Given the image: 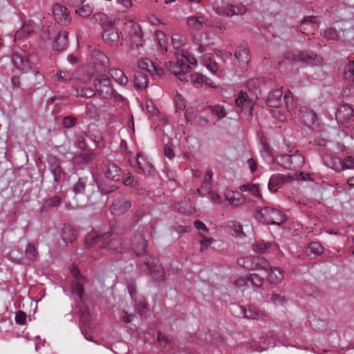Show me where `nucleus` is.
<instances>
[{"label": "nucleus", "mask_w": 354, "mask_h": 354, "mask_svg": "<svg viewBox=\"0 0 354 354\" xmlns=\"http://www.w3.org/2000/svg\"><path fill=\"white\" fill-rule=\"evenodd\" d=\"M77 122V118L73 115L66 116L63 119L62 124L66 128L69 129L73 127Z\"/></svg>", "instance_id": "59"}, {"label": "nucleus", "mask_w": 354, "mask_h": 354, "mask_svg": "<svg viewBox=\"0 0 354 354\" xmlns=\"http://www.w3.org/2000/svg\"><path fill=\"white\" fill-rule=\"evenodd\" d=\"M93 19L99 23L103 28L104 30L108 27H113V21L109 17L102 12L96 13L93 15Z\"/></svg>", "instance_id": "40"}, {"label": "nucleus", "mask_w": 354, "mask_h": 354, "mask_svg": "<svg viewBox=\"0 0 354 354\" xmlns=\"http://www.w3.org/2000/svg\"><path fill=\"white\" fill-rule=\"evenodd\" d=\"M240 190L242 192H250L255 197H261V193L259 190V187L257 184H246L243 185L240 187Z\"/></svg>", "instance_id": "42"}, {"label": "nucleus", "mask_w": 354, "mask_h": 354, "mask_svg": "<svg viewBox=\"0 0 354 354\" xmlns=\"http://www.w3.org/2000/svg\"><path fill=\"white\" fill-rule=\"evenodd\" d=\"M61 236L65 243H71L76 239L75 230L71 225H64L62 230Z\"/></svg>", "instance_id": "38"}, {"label": "nucleus", "mask_w": 354, "mask_h": 354, "mask_svg": "<svg viewBox=\"0 0 354 354\" xmlns=\"http://www.w3.org/2000/svg\"><path fill=\"white\" fill-rule=\"evenodd\" d=\"M175 104L178 110H183L186 106L185 99L180 93H177L175 97Z\"/></svg>", "instance_id": "60"}, {"label": "nucleus", "mask_w": 354, "mask_h": 354, "mask_svg": "<svg viewBox=\"0 0 354 354\" xmlns=\"http://www.w3.org/2000/svg\"><path fill=\"white\" fill-rule=\"evenodd\" d=\"M286 176L280 174L272 175L268 183V189L270 191L276 192L278 187L282 185L286 181Z\"/></svg>", "instance_id": "37"}, {"label": "nucleus", "mask_w": 354, "mask_h": 354, "mask_svg": "<svg viewBox=\"0 0 354 354\" xmlns=\"http://www.w3.org/2000/svg\"><path fill=\"white\" fill-rule=\"evenodd\" d=\"M237 308L245 319L263 321L265 323L269 322L270 320L269 316L263 312L259 311L257 308L253 306H249L248 308L239 306H237Z\"/></svg>", "instance_id": "9"}, {"label": "nucleus", "mask_w": 354, "mask_h": 354, "mask_svg": "<svg viewBox=\"0 0 354 354\" xmlns=\"http://www.w3.org/2000/svg\"><path fill=\"white\" fill-rule=\"evenodd\" d=\"M341 167H342V171L354 169V157L350 156L344 158L342 160Z\"/></svg>", "instance_id": "56"}, {"label": "nucleus", "mask_w": 354, "mask_h": 354, "mask_svg": "<svg viewBox=\"0 0 354 354\" xmlns=\"http://www.w3.org/2000/svg\"><path fill=\"white\" fill-rule=\"evenodd\" d=\"M76 95L77 96L89 98L95 95V91L91 88H76Z\"/></svg>", "instance_id": "50"}, {"label": "nucleus", "mask_w": 354, "mask_h": 354, "mask_svg": "<svg viewBox=\"0 0 354 354\" xmlns=\"http://www.w3.org/2000/svg\"><path fill=\"white\" fill-rule=\"evenodd\" d=\"M190 80L192 84L196 88L201 86L203 84V75L199 73H195L190 75Z\"/></svg>", "instance_id": "52"}, {"label": "nucleus", "mask_w": 354, "mask_h": 354, "mask_svg": "<svg viewBox=\"0 0 354 354\" xmlns=\"http://www.w3.org/2000/svg\"><path fill=\"white\" fill-rule=\"evenodd\" d=\"M94 86L102 97L109 99L113 96V86L111 79L106 75H100L94 80Z\"/></svg>", "instance_id": "6"}, {"label": "nucleus", "mask_w": 354, "mask_h": 354, "mask_svg": "<svg viewBox=\"0 0 354 354\" xmlns=\"http://www.w3.org/2000/svg\"><path fill=\"white\" fill-rule=\"evenodd\" d=\"M235 57L240 65H247L250 59L249 48L246 46H239L235 51Z\"/></svg>", "instance_id": "28"}, {"label": "nucleus", "mask_w": 354, "mask_h": 354, "mask_svg": "<svg viewBox=\"0 0 354 354\" xmlns=\"http://www.w3.org/2000/svg\"><path fill=\"white\" fill-rule=\"evenodd\" d=\"M288 58L295 61H302L312 65L322 62V59L313 53L296 51L288 54Z\"/></svg>", "instance_id": "12"}, {"label": "nucleus", "mask_w": 354, "mask_h": 354, "mask_svg": "<svg viewBox=\"0 0 354 354\" xmlns=\"http://www.w3.org/2000/svg\"><path fill=\"white\" fill-rule=\"evenodd\" d=\"M137 164L145 175L151 176L153 174L155 170L153 165L145 160L143 154L139 153L138 155Z\"/></svg>", "instance_id": "32"}, {"label": "nucleus", "mask_w": 354, "mask_h": 354, "mask_svg": "<svg viewBox=\"0 0 354 354\" xmlns=\"http://www.w3.org/2000/svg\"><path fill=\"white\" fill-rule=\"evenodd\" d=\"M205 51V48L202 45H200L198 47V53L201 55L199 57V58L201 59L202 64L205 67H206L209 71L214 73L216 72L218 69L217 65L214 59V57L212 53L204 54Z\"/></svg>", "instance_id": "15"}, {"label": "nucleus", "mask_w": 354, "mask_h": 354, "mask_svg": "<svg viewBox=\"0 0 354 354\" xmlns=\"http://www.w3.org/2000/svg\"><path fill=\"white\" fill-rule=\"evenodd\" d=\"M268 280L270 283L278 284L281 283L283 279V272L278 267H271L268 269Z\"/></svg>", "instance_id": "30"}, {"label": "nucleus", "mask_w": 354, "mask_h": 354, "mask_svg": "<svg viewBox=\"0 0 354 354\" xmlns=\"http://www.w3.org/2000/svg\"><path fill=\"white\" fill-rule=\"evenodd\" d=\"M283 91L281 89H275L269 93L267 103L268 106L279 107L282 104Z\"/></svg>", "instance_id": "33"}, {"label": "nucleus", "mask_w": 354, "mask_h": 354, "mask_svg": "<svg viewBox=\"0 0 354 354\" xmlns=\"http://www.w3.org/2000/svg\"><path fill=\"white\" fill-rule=\"evenodd\" d=\"M214 10L216 14L223 17H232L234 15H242L247 11L246 7L242 3L237 5L229 4L227 6H214Z\"/></svg>", "instance_id": "8"}, {"label": "nucleus", "mask_w": 354, "mask_h": 354, "mask_svg": "<svg viewBox=\"0 0 354 354\" xmlns=\"http://www.w3.org/2000/svg\"><path fill=\"white\" fill-rule=\"evenodd\" d=\"M112 79L122 86H126L129 84V79L125 73L119 68H112L109 71Z\"/></svg>", "instance_id": "31"}, {"label": "nucleus", "mask_w": 354, "mask_h": 354, "mask_svg": "<svg viewBox=\"0 0 354 354\" xmlns=\"http://www.w3.org/2000/svg\"><path fill=\"white\" fill-rule=\"evenodd\" d=\"M181 56L184 57L189 64L192 65H197L198 62L196 59L189 52L183 50Z\"/></svg>", "instance_id": "62"}, {"label": "nucleus", "mask_w": 354, "mask_h": 354, "mask_svg": "<svg viewBox=\"0 0 354 354\" xmlns=\"http://www.w3.org/2000/svg\"><path fill=\"white\" fill-rule=\"evenodd\" d=\"M72 292L76 294L79 298L82 300L84 295V286L82 283L78 281H75L73 283L72 286Z\"/></svg>", "instance_id": "57"}, {"label": "nucleus", "mask_w": 354, "mask_h": 354, "mask_svg": "<svg viewBox=\"0 0 354 354\" xmlns=\"http://www.w3.org/2000/svg\"><path fill=\"white\" fill-rule=\"evenodd\" d=\"M145 265L149 269V274L154 281L160 282L165 280V270L158 261L151 257H148L145 261Z\"/></svg>", "instance_id": "7"}, {"label": "nucleus", "mask_w": 354, "mask_h": 354, "mask_svg": "<svg viewBox=\"0 0 354 354\" xmlns=\"http://www.w3.org/2000/svg\"><path fill=\"white\" fill-rule=\"evenodd\" d=\"M146 109L149 116H156L158 114L159 111L151 100H146Z\"/></svg>", "instance_id": "55"}, {"label": "nucleus", "mask_w": 354, "mask_h": 354, "mask_svg": "<svg viewBox=\"0 0 354 354\" xmlns=\"http://www.w3.org/2000/svg\"><path fill=\"white\" fill-rule=\"evenodd\" d=\"M102 39L104 43L107 45L110 46H115L119 42L120 36L115 28L113 26L108 27L103 32Z\"/></svg>", "instance_id": "18"}, {"label": "nucleus", "mask_w": 354, "mask_h": 354, "mask_svg": "<svg viewBox=\"0 0 354 354\" xmlns=\"http://www.w3.org/2000/svg\"><path fill=\"white\" fill-rule=\"evenodd\" d=\"M252 250L258 253H265L268 250L276 251L279 250L277 244L274 242H265L264 241H259L252 245Z\"/></svg>", "instance_id": "24"}, {"label": "nucleus", "mask_w": 354, "mask_h": 354, "mask_svg": "<svg viewBox=\"0 0 354 354\" xmlns=\"http://www.w3.org/2000/svg\"><path fill=\"white\" fill-rule=\"evenodd\" d=\"M165 68L174 74L180 81L187 82L191 72L190 66L182 59L178 58L176 62H167L165 63Z\"/></svg>", "instance_id": "4"}, {"label": "nucleus", "mask_w": 354, "mask_h": 354, "mask_svg": "<svg viewBox=\"0 0 354 354\" xmlns=\"http://www.w3.org/2000/svg\"><path fill=\"white\" fill-rule=\"evenodd\" d=\"M93 241L97 243H100L101 247L106 250L122 252L123 239L113 228L110 232L104 233L95 238Z\"/></svg>", "instance_id": "1"}, {"label": "nucleus", "mask_w": 354, "mask_h": 354, "mask_svg": "<svg viewBox=\"0 0 354 354\" xmlns=\"http://www.w3.org/2000/svg\"><path fill=\"white\" fill-rule=\"evenodd\" d=\"M32 32H34V28L32 25L30 23H25L23 25L21 29L16 32L15 38H20L23 33L29 35Z\"/></svg>", "instance_id": "51"}, {"label": "nucleus", "mask_w": 354, "mask_h": 354, "mask_svg": "<svg viewBox=\"0 0 354 354\" xmlns=\"http://www.w3.org/2000/svg\"><path fill=\"white\" fill-rule=\"evenodd\" d=\"M15 322L20 325L24 324L26 322V314L23 311H18L15 315Z\"/></svg>", "instance_id": "63"}, {"label": "nucleus", "mask_w": 354, "mask_h": 354, "mask_svg": "<svg viewBox=\"0 0 354 354\" xmlns=\"http://www.w3.org/2000/svg\"><path fill=\"white\" fill-rule=\"evenodd\" d=\"M236 104L238 106L241 108V110L246 115L247 119L251 120L252 118L254 103L248 98L245 92H240L236 100Z\"/></svg>", "instance_id": "13"}, {"label": "nucleus", "mask_w": 354, "mask_h": 354, "mask_svg": "<svg viewBox=\"0 0 354 354\" xmlns=\"http://www.w3.org/2000/svg\"><path fill=\"white\" fill-rule=\"evenodd\" d=\"M131 206L130 201L121 198L115 200L111 207V212L115 215H121L127 212Z\"/></svg>", "instance_id": "20"}, {"label": "nucleus", "mask_w": 354, "mask_h": 354, "mask_svg": "<svg viewBox=\"0 0 354 354\" xmlns=\"http://www.w3.org/2000/svg\"><path fill=\"white\" fill-rule=\"evenodd\" d=\"M187 23L189 28L194 30H200L204 25L207 26V19L203 16H190L187 18Z\"/></svg>", "instance_id": "27"}, {"label": "nucleus", "mask_w": 354, "mask_h": 354, "mask_svg": "<svg viewBox=\"0 0 354 354\" xmlns=\"http://www.w3.org/2000/svg\"><path fill=\"white\" fill-rule=\"evenodd\" d=\"M128 28L132 48L139 49L143 44V33L140 26L137 23H131Z\"/></svg>", "instance_id": "11"}, {"label": "nucleus", "mask_w": 354, "mask_h": 354, "mask_svg": "<svg viewBox=\"0 0 354 354\" xmlns=\"http://www.w3.org/2000/svg\"><path fill=\"white\" fill-rule=\"evenodd\" d=\"M25 254L28 259L34 260L38 256V252L35 245L28 243L26 248Z\"/></svg>", "instance_id": "54"}, {"label": "nucleus", "mask_w": 354, "mask_h": 354, "mask_svg": "<svg viewBox=\"0 0 354 354\" xmlns=\"http://www.w3.org/2000/svg\"><path fill=\"white\" fill-rule=\"evenodd\" d=\"M255 218L260 223L276 225H280L286 221V216L283 213L276 208L270 207H265L257 211L255 214Z\"/></svg>", "instance_id": "2"}, {"label": "nucleus", "mask_w": 354, "mask_h": 354, "mask_svg": "<svg viewBox=\"0 0 354 354\" xmlns=\"http://www.w3.org/2000/svg\"><path fill=\"white\" fill-rule=\"evenodd\" d=\"M307 251L310 252L315 256H317L323 252V247L318 242H312L308 246Z\"/></svg>", "instance_id": "48"}, {"label": "nucleus", "mask_w": 354, "mask_h": 354, "mask_svg": "<svg viewBox=\"0 0 354 354\" xmlns=\"http://www.w3.org/2000/svg\"><path fill=\"white\" fill-rule=\"evenodd\" d=\"M91 61L97 72L103 71L109 65L108 57L101 50L93 49L91 52Z\"/></svg>", "instance_id": "10"}, {"label": "nucleus", "mask_w": 354, "mask_h": 354, "mask_svg": "<svg viewBox=\"0 0 354 354\" xmlns=\"http://www.w3.org/2000/svg\"><path fill=\"white\" fill-rule=\"evenodd\" d=\"M185 43L184 37L179 34H174L171 37V44L174 48L178 49L180 48Z\"/></svg>", "instance_id": "49"}, {"label": "nucleus", "mask_w": 354, "mask_h": 354, "mask_svg": "<svg viewBox=\"0 0 354 354\" xmlns=\"http://www.w3.org/2000/svg\"><path fill=\"white\" fill-rule=\"evenodd\" d=\"M61 203V198L57 196L47 199L43 205V207H57Z\"/></svg>", "instance_id": "58"}, {"label": "nucleus", "mask_w": 354, "mask_h": 354, "mask_svg": "<svg viewBox=\"0 0 354 354\" xmlns=\"http://www.w3.org/2000/svg\"><path fill=\"white\" fill-rule=\"evenodd\" d=\"M322 160L327 167L337 173L342 171V167H341L342 159L339 158L326 154L323 156Z\"/></svg>", "instance_id": "23"}, {"label": "nucleus", "mask_w": 354, "mask_h": 354, "mask_svg": "<svg viewBox=\"0 0 354 354\" xmlns=\"http://www.w3.org/2000/svg\"><path fill=\"white\" fill-rule=\"evenodd\" d=\"M53 12L55 20L58 24L67 26L71 23V19L69 16V12L66 7L60 4H55L53 7Z\"/></svg>", "instance_id": "14"}, {"label": "nucleus", "mask_w": 354, "mask_h": 354, "mask_svg": "<svg viewBox=\"0 0 354 354\" xmlns=\"http://www.w3.org/2000/svg\"><path fill=\"white\" fill-rule=\"evenodd\" d=\"M149 80L147 75L142 71H138L135 74L134 84L138 89H143L147 87Z\"/></svg>", "instance_id": "36"}, {"label": "nucleus", "mask_w": 354, "mask_h": 354, "mask_svg": "<svg viewBox=\"0 0 354 354\" xmlns=\"http://www.w3.org/2000/svg\"><path fill=\"white\" fill-rule=\"evenodd\" d=\"M290 156V165H288L289 169L297 170L301 169L305 162L304 157L299 153H295Z\"/></svg>", "instance_id": "39"}, {"label": "nucleus", "mask_w": 354, "mask_h": 354, "mask_svg": "<svg viewBox=\"0 0 354 354\" xmlns=\"http://www.w3.org/2000/svg\"><path fill=\"white\" fill-rule=\"evenodd\" d=\"M212 113L217 116L218 119H222L227 115V111L223 106L216 105L209 107Z\"/></svg>", "instance_id": "47"}, {"label": "nucleus", "mask_w": 354, "mask_h": 354, "mask_svg": "<svg viewBox=\"0 0 354 354\" xmlns=\"http://www.w3.org/2000/svg\"><path fill=\"white\" fill-rule=\"evenodd\" d=\"M272 301L275 305H283L286 301L283 296L277 294L272 295Z\"/></svg>", "instance_id": "64"}, {"label": "nucleus", "mask_w": 354, "mask_h": 354, "mask_svg": "<svg viewBox=\"0 0 354 354\" xmlns=\"http://www.w3.org/2000/svg\"><path fill=\"white\" fill-rule=\"evenodd\" d=\"M87 183V179L85 178H79L77 183L74 185L73 192L75 194H82L84 192Z\"/></svg>", "instance_id": "53"}, {"label": "nucleus", "mask_w": 354, "mask_h": 354, "mask_svg": "<svg viewBox=\"0 0 354 354\" xmlns=\"http://www.w3.org/2000/svg\"><path fill=\"white\" fill-rule=\"evenodd\" d=\"M299 116L304 124L308 127L313 125L317 120L316 113L307 106L300 107Z\"/></svg>", "instance_id": "21"}, {"label": "nucleus", "mask_w": 354, "mask_h": 354, "mask_svg": "<svg viewBox=\"0 0 354 354\" xmlns=\"http://www.w3.org/2000/svg\"><path fill=\"white\" fill-rule=\"evenodd\" d=\"M68 46V33L64 30H61L57 35L53 45L55 50L62 51Z\"/></svg>", "instance_id": "26"}, {"label": "nucleus", "mask_w": 354, "mask_h": 354, "mask_svg": "<svg viewBox=\"0 0 354 354\" xmlns=\"http://www.w3.org/2000/svg\"><path fill=\"white\" fill-rule=\"evenodd\" d=\"M147 241L142 233L135 234L131 239L132 250L137 256L146 253Z\"/></svg>", "instance_id": "16"}, {"label": "nucleus", "mask_w": 354, "mask_h": 354, "mask_svg": "<svg viewBox=\"0 0 354 354\" xmlns=\"http://www.w3.org/2000/svg\"><path fill=\"white\" fill-rule=\"evenodd\" d=\"M336 120L344 128H353L354 115L352 107L348 104L341 105L337 110Z\"/></svg>", "instance_id": "5"}, {"label": "nucleus", "mask_w": 354, "mask_h": 354, "mask_svg": "<svg viewBox=\"0 0 354 354\" xmlns=\"http://www.w3.org/2000/svg\"><path fill=\"white\" fill-rule=\"evenodd\" d=\"M12 62L17 68L21 72H27L30 68L28 59L24 52L15 53Z\"/></svg>", "instance_id": "19"}, {"label": "nucleus", "mask_w": 354, "mask_h": 354, "mask_svg": "<svg viewBox=\"0 0 354 354\" xmlns=\"http://www.w3.org/2000/svg\"><path fill=\"white\" fill-rule=\"evenodd\" d=\"M277 162L281 164L283 168L289 169L288 165H290V156L287 154L281 156L277 160Z\"/></svg>", "instance_id": "61"}, {"label": "nucleus", "mask_w": 354, "mask_h": 354, "mask_svg": "<svg viewBox=\"0 0 354 354\" xmlns=\"http://www.w3.org/2000/svg\"><path fill=\"white\" fill-rule=\"evenodd\" d=\"M103 172L107 178L113 181H118L121 178L122 169L115 163L107 162L104 164Z\"/></svg>", "instance_id": "17"}, {"label": "nucleus", "mask_w": 354, "mask_h": 354, "mask_svg": "<svg viewBox=\"0 0 354 354\" xmlns=\"http://www.w3.org/2000/svg\"><path fill=\"white\" fill-rule=\"evenodd\" d=\"M250 288H259L262 286L264 279L257 274L252 273L248 274Z\"/></svg>", "instance_id": "41"}, {"label": "nucleus", "mask_w": 354, "mask_h": 354, "mask_svg": "<svg viewBox=\"0 0 354 354\" xmlns=\"http://www.w3.org/2000/svg\"><path fill=\"white\" fill-rule=\"evenodd\" d=\"M234 286L241 289L245 290L246 288H250V284L248 281V275L245 277H240L234 281Z\"/></svg>", "instance_id": "46"}, {"label": "nucleus", "mask_w": 354, "mask_h": 354, "mask_svg": "<svg viewBox=\"0 0 354 354\" xmlns=\"http://www.w3.org/2000/svg\"><path fill=\"white\" fill-rule=\"evenodd\" d=\"M224 196L229 205L233 207H238L245 202V199L241 194L231 190H226Z\"/></svg>", "instance_id": "22"}, {"label": "nucleus", "mask_w": 354, "mask_h": 354, "mask_svg": "<svg viewBox=\"0 0 354 354\" xmlns=\"http://www.w3.org/2000/svg\"><path fill=\"white\" fill-rule=\"evenodd\" d=\"M200 250L203 252L207 250L209 246L215 241L213 238L206 237L205 236L200 234Z\"/></svg>", "instance_id": "43"}, {"label": "nucleus", "mask_w": 354, "mask_h": 354, "mask_svg": "<svg viewBox=\"0 0 354 354\" xmlns=\"http://www.w3.org/2000/svg\"><path fill=\"white\" fill-rule=\"evenodd\" d=\"M342 75L346 82L354 84V60H350L345 64Z\"/></svg>", "instance_id": "34"}, {"label": "nucleus", "mask_w": 354, "mask_h": 354, "mask_svg": "<svg viewBox=\"0 0 354 354\" xmlns=\"http://www.w3.org/2000/svg\"><path fill=\"white\" fill-rule=\"evenodd\" d=\"M259 140L260 144V153L261 157L268 163L273 162V157L270 153L267 140L263 136H260L259 135Z\"/></svg>", "instance_id": "29"}, {"label": "nucleus", "mask_w": 354, "mask_h": 354, "mask_svg": "<svg viewBox=\"0 0 354 354\" xmlns=\"http://www.w3.org/2000/svg\"><path fill=\"white\" fill-rule=\"evenodd\" d=\"M75 8V12L82 17H87L93 12V8L89 4L83 5L80 8Z\"/></svg>", "instance_id": "44"}, {"label": "nucleus", "mask_w": 354, "mask_h": 354, "mask_svg": "<svg viewBox=\"0 0 354 354\" xmlns=\"http://www.w3.org/2000/svg\"><path fill=\"white\" fill-rule=\"evenodd\" d=\"M48 163L50 165V170L54 176V180L58 181L61 177V167L59 160L55 156H49Z\"/></svg>", "instance_id": "35"}, {"label": "nucleus", "mask_w": 354, "mask_h": 354, "mask_svg": "<svg viewBox=\"0 0 354 354\" xmlns=\"http://www.w3.org/2000/svg\"><path fill=\"white\" fill-rule=\"evenodd\" d=\"M237 263L248 270L265 271L268 272L270 268V263L262 257L259 256H248L237 259Z\"/></svg>", "instance_id": "3"}, {"label": "nucleus", "mask_w": 354, "mask_h": 354, "mask_svg": "<svg viewBox=\"0 0 354 354\" xmlns=\"http://www.w3.org/2000/svg\"><path fill=\"white\" fill-rule=\"evenodd\" d=\"M138 66L140 69L147 71L151 73L161 75L162 69L157 66L153 62L149 59H142L139 61Z\"/></svg>", "instance_id": "25"}, {"label": "nucleus", "mask_w": 354, "mask_h": 354, "mask_svg": "<svg viewBox=\"0 0 354 354\" xmlns=\"http://www.w3.org/2000/svg\"><path fill=\"white\" fill-rule=\"evenodd\" d=\"M73 78V74L68 71H59L56 75L55 79L57 81L68 82Z\"/></svg>", "instance_id": "45"}]
</instances>
